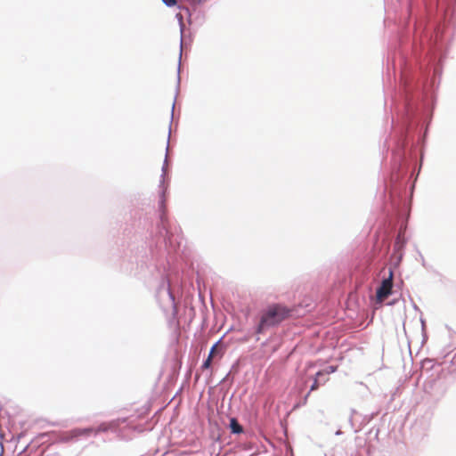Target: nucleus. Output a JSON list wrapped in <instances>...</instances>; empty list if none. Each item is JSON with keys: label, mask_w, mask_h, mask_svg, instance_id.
<instances>
[{"label": "nucleus", "mask_w": 456, "mask_h": 456, "mask_svg": "<svg viewBox=\"0 0 456 456\" xmlns=\"http://www.w3.org/2000/svg\"><path fill=\"white\" fill-rule=\"evenodd\" d=\"M328 380H329V378H324V379H323L322 377H321L320 384H321V385H322V384H324V383H326Z\"/></svg>", "instance_id": "11"}, {"label": "nucleus", "mask_w": 456, "mask_h": 456, "mask_svg": "<svg viewBox=\"0 0 456 456\" xmlns=\"http://www.w3.org/2000/svg\"><path fill=\"white\" fill-rule=\"evenodd\" d=\"M167 6H174L176 4L175 0H162Z\"/></svg>", "instance_id": "10"}, {"label": "nucleus", "mask_w": 456, "mask_h": 456, "mask_svg": "<svg viewBox=\"0 0 456 456\" xmlns=\"http://www.w3.org/2000/svg\"><path fill=\"white\" fill-rule=\"evenodd\" d=\"M337 370L336 366H329L325 370H320L317 372V377H324L328 376Z\"/></svg>", "instance_id": "5"}, {"label": "nucleus", "mask_w": 456, "mask_h": 456, "mask_svg": "<svg viewBox=\"0 0 456 456\" xmlns=\"http://www.w3.org/2000/svg\"><path fill=\"white\" fill-rule=\"evenodd\" d=\"M393 288V272L389 271V275L387 278L384 279L377 289L376 297L379 302H383L385 299L388 297V296L392 292Z\"/></svg>", "instance_id": "2"}, {"label": "nucleus", "mask_w": 456, "mask_h": 456, "mask_svg": "<svg viewBox=\"0 0 456 456\" xmlns=\"http://www.w3.org/2000/svg\"><path fill=\"white\" fill-rule=\"evenodd\" d=\"M212 360H213V358H210V357L208 356V358L206 359V361L202 364V369H208V368H210Z\"/></svg>", "instance_id": "9"}, {"label": "nucleus", "mask_w": 456, "mask_h": 456, "mask_svg": "<svg viewBox=\"0 0 456 456\" xmlns=\"http://www.w3.org/2000/svg\"><path fill=\"white\" fill-rule=\"evenodd\" d=\"M290 312L289 308L281 304L268 305L261 314L256 333H263L265 330L280 324L289 316Z\"/></svg>", "instance_id": "1"}, {"label": "nucleus", "mask_w": 456, "mask_h": 456, "mask_svg": "<svg viewBox=\"0 0 456 456\" xmlns=\"http://www.w3.org/2000/svg\"><path fill=\"white\" fill-rule=\"evenodd\" d=\"M320 380H321V377H317V374L315 375V379L314 380V383L313 385L311 386L310 387V392L312 391H314V390H317L320 387Z\"/></svg>", "instance_id": "6"}, {"label": "nucleus", "mask_w": 456, "mask_h": 456, "mask_svg": "<svg viewBox=\"0 0 456 456\" xmlns=\"http://www.w3.org/2000/svg\"><path fill=\"white\" fill-rule=\"evenodd\" d=\"M108 429L107 425L102 424L98 430H94V428H83V429H74L70 432L73 437H77L81 436H89L91 434H95L99 431H106Z\"/></svg>", "instance_id": "3"}, {"label": "nucleus", "mask_w": 456, "mask_h": 456, "mask_svg": "<svg viewBox=\"0 0 456 456\" xmlns=\"http://www.w3.org/2000/svg\"><path fill=\"white\" fill-rule=\"evenodd\" d=\"M230 428L232 432L234 434H240L243 431L242 427L240 425L236 419H231Z\"/></svg>", "instance_id": "4"}, {"label": "nucleus", "mask_w": 456, "mask_h": 456, "mask_svg": "<svg viewBox=\"0 0 456 456\" xmlns=\"http://www.w3.org/2000/svg\"><path fill=\"white\" fill-rule=\"evenodd\" d=\"M212 360H213V358H210V357L208 356V358L206 359V361L202 364V369H208V368H210Z\"/></svg>", "instance_id": "8"}, {"label": "nucleus", "mask_w": 456, "mask_h": 456, "mask_svg": "<svg viewBox=\"0 0 456 456\" xmlns=\"http://www.w3.org/2000/svg\"><path fill=\"white\" fill-rule=\"evenodd\" d=\"M218 344H219V342L216 343V344L211 347L210 352H209V354H208V357H210V358H214V357L218 354V351H217Z\"/></svg>", "instance_id": "7"}]
</instances>
